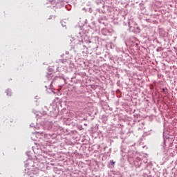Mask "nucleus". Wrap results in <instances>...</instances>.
<instances>
[{
	"label": "nucleus",
	"mask_w": 177,
	"mask_h": 177,
	"mask_svg": "<svg viewBox=\"0 0 177 177\" xmlns=\"http://www.w3.org/2000/svg\"><path fill=\"white\" fill-rule=\"evenodd\" d=\"M111 163L112 165H114L115 164V162H114V160H111Z\"/></svg>",
	"instance_id": "f257e3e1"
}]
</instances>
